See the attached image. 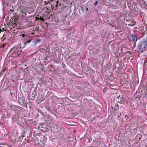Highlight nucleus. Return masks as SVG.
<instances>
[{"mask_svg":"<svg viewBox=\"0 0 147 147\" xmlns=\"http://www.w3.org/2000/svg\"><path fill=\"white\" fill-rule=\"evenodd\" d=\"M37 135L38 136H42V134L41 133H38V134H37Z\"/></svg>","mask_w":147,"mask_h":147,"instance_id":"a878e982","label":"nucleus"},{"mask_svg":"<svg viewBox=\"0 0 147 147\" xmlns=\"http://www.w3.org/2000/svg\"><path fill=\"white\" fill-rule=\"evenodd\" d=\"M40 51H42L43 50H45V49L44 48H40Z\"/></svg>","mask_w":147,"mask_h":147,"instance_id":"c756f323","label":"nucleus"},{"mask_svg":"<svg viewBox=\"0 0 147 147\" xmlns=\"http://www.w3.org/2000/svg\"><path fill=\"white\" fill-rule=\"evenodd\" d=\"M136 93H137V92H136ZM138 93H139V94H140V92H138Z\"/></svg>","mask_w":147,"mask_h":147,"instance_id":"09e8293b","label":"nucleus"},{"mask_svg":"<svg viewBox=\"0 0 147 147\" xmlns=\"http://www.w3.org/2000/svg\"><path fill=\"white\" fill-rule=\"evenodd\" d=\"M2 32H3V31H5V29L4 28H2Z\"/></svg>","mask_w":147,"mask_h":147,"instance_id":"473e14b6","label":"nucleus"},{"mask_svg":"<svg viewBox=\"0 0 147 147\" xmlns=\"http://www.w3.org/2000/svg\"><path fill=\"white\" fill-rule=\"evenodd\" d=\"M47 109L49 111H51V112H52V110L51 108H49V107Z\"/></svg>","mask_w":147,"mask_h":147,"instance_id":"cd10ccee","label":"nucleus"},{"mask_svg":"<svg viewBox=\"0 0 147 147\" xmlns=\"http://www.w3.org/2000/svg\"><path fill=\"white\" fill-rule=\"evenodd\" d=\"M108 90V88H107L105 87L104 88V89L103 90V92H106V91H107Z\"/></svg>","mask_w":147,"mask_h":147,"instance_id":"4be33fe9","label":"nucleus"},{"mask_svg":"<svg viewBox=\"0 0 147 147\" xmlns=\"http://www.w3.org/2000/svg\"><path fill=\"white\" fill-rule=\"evenodd\" d=\"M21 44H20L16 47H14L11 48L9 50V54L12 53L10 55L11 57H16L20 55V52H22V48Z\"/></svg>","mask_w":147,"mask_h":147,"instance_id":"f03ea898","label":"nucleus"},{"mask_svg":"<svg viewBox=\"0 0 147 147\" xmlns=\"http://www.w3.org/2000/svg\"><path fill=\"white\" fill-rule=\"evenodd\" d=\"M5 45L3 44H2L1 45V47H4V46Z\"/></svg>","mask_w":147,"mask_h":147,"instance_id":"7c9ffc66","label":"nucleus"},{"mask_svg":"<svg viewBox=\"0 0 147 147\" xmlns=\"http://www.w3.org/2000/svg\"><path fill=\"white\" fill-rule=\"evenodd\" d=\"M124 60H125V58H123L124 60Z\"/></svg>","mask_w":147,"mask_h":147,"instance_id":"8fccbe9b","label":"nucleus"},{"mask_svg":"<svg viewBox=\"0 0 147 147\" xmlns=\"http://www.w3.org/2000/svg\"><path fill=\"white\" fill-rule=\"evenodd\" d=\"M123 48H122V49L121 50L122 51L123 50Z\"/></svg>","mask_w":147,"mask_h":147,"instance_id":"a18cd8bd","label":"nucleus"},{"mask_svg":"<svg viewBox=\"0 0 147 147\" xmlns=\"http://www.w3.org/2000/svg\"><path fill=\"white\" fill-rule=\"evenodd\" d=\"M113 107H112V109H113Z\"/></svg>","mask_w":147,"mask_h":147,"instance_id":"79ce46f5","label":"nucleus"},{"mask_svg":"<svg viewBox=\"0 0 147 147\" xmlns=\"http://www.w3.org/2000/svg\"><path fill=\"white\" fill-rule=\"evenodd\" d=\"M3 74V73H2V72H1L0 73V75H1V74Z\"/></svg>","mask_w":147,"mask_h":147,"instance_id":"58836bf2","label":"nucleus"},{"mask_svg":"<svg viewBox=\"0 0 147 147\" xmlns=\"http://www.w3.org/2000/svg\"><path fill=\"white\" fill-rule=\"evenodd\" d=\"M38 96L39 98L40 99H43L45 97V95L43 92H39Z\"/></svg>","mask_w":147,"mask_h":147,"instance_id":"1a4fd4ad","label":"nucleus"},{"mask_svg":"<svg viewBox=\"0 0 147 147\" xmlns=\"http://www.w3.org/2000/svg\"><path fill=\"white\" fill-rule=\"evenodd\" d=\"M2 32V29H0V33H1V32Z\"/></svg>","mask_w":147,"mask_h":147,"instance_id":"e433bc0d","label":"nucleus"},{"mask_svg":"<svg viewBox=\"0 0 147 147\" xmlns=\"http://www.w3.org/2000/svg\"><path fill=\"white\" fill-rule=\"evenodd\" d=\"M143 90H141V92H143V91H144V92H147V88L145 86H143Z\"/></svg>","mask_w":147,"mask_h":147,"instance_id":"f3484780","label":"nucleus"},{"mask_svg":"<svg viewBox=\"0 0 147 147\" xmlns=\"http://www.w3.org/2000/svg\"><path fill=\"white\" fill-rule=\"evenodd\" d=\"M107 0H105V1H107ZM109 0V1H111V0Z\"/></svg>","mask_w":147,"mask_h":147,"instance_id":"de8ad7c7","label":"nucleus"},{"mask_svg":"<svg viewBox=\"0 0 147 147\" xmlns=\"http://www.w3.org/2000/svg\"><path fill=\"white\" fill-rule=\"evenodd\" d=\"M51 67H53V65H51Z\"/></svg>","mask_w":147,"mask_h":147,"instance_id":"c03bdc74","label":"nucleus"},{"mask_svg":"<svg viewBox=\"0 0 147 147\" xmlns=\"http://www.w3.org/2000/svg\"><path fill=\"white\" fill-rule=\"evenodd\" d=\"M36 110L38 112H39L40 113L41 115H43L44 114L43 113V112L39 108H37L36 109Z\"/></svg>","mask_w":147,"mask_h":147,"instance_id":"9b49d317","label":"nucleus"},{"mask_svg":"<svg viewBox=\"0 0 147 147\" xmlns=\"http://www.w3.org/2000/svg\"><path fill=\"white\" fill-rule=\"evenodd\" d=\"M71 98L74 99H77L78 98L77 96H75L74 95H71L70 96Z\"/></svg>","mask_w":147,"mask_h":147,"instance_id":"dca6fc26","label":"nucleus"},{"mask_svg":"<svg viewBox=\"0 0 147 147\" xmlns=\"http://www.w3.org/2000/svg\"><path fill=\"white\" fill-rule=\"evenodd\" d=\"M108 3H109L108 4V5H109V4H110V3H109V2H108Z\"/></svg>","mask_w":147,"mask_h":147,"instance_id":"a19ab883","label":"nucleus"},{"mask_svg":"<svg viewBox=\"0 0 147 147\" xmlns=\"http://www.w3.org/2000/svg\"><path fill=\"white\" fill-rule=\"evenodd\" d=\"M134 106V104H131V107H133Z\"/></svg>","mask_w":147,"mask_h":147,"instance_id":"c9c22d12","label":"nucleus"},{"mask_svg":"<svg viewBox=\"0 0 147 147\" xmlns=\"http://www.w3.org/2000/svg\"><path fill=\"white\" fill-rule=\"evenodd\" d=\"M42 17L40 16V20L42 21V22H44L45 21V20L42 18Z\"/></svg>","mask_w":147,"mask_h":147,"instance_id":"aec40b11","label":"nucleus"},{"mask_svg":"<svg viewBox=\"0 0 147 147\" xmlns=\"http://www.w3.org/2000/svg\"><path fill=\"white\" fill-rule=\"evenodd\" d=\"M147 48V41L144 39L140 42L138 44L137 51L138 52L143 53Z\"/></svg>","mask_w":147,"mask_h":147,"instance_id":"7ed1b4c3","label":"nucleus"},{"mask_svg":"<svg viewBox=\"0 0 147 147\" xmlns=\"http://www.w3.org/2000/svg\"><path fill=\"white\" fill-rule=\"evenodd\" d=\"M26 36L24 35V34H22V36L23 37V38H24V36Z\"/></svg>","mask_w":147,"mask_h":147,"instance_id":"2f4dec72","label":"nucleus"},{"mask_svg":"<svg viewBox=\"0 0 147 147\" xmlns=\"http://www.w3.org/2000/svg\"><path fill=\"white\" fill-rule=\"evenodd\" d=\"M30 99L31 100H35L36 95V92H27Z\"/></svg>","mask_w":147,"mask_h":147,"instance_id":"423d86ee","label":"nucleus"},{"mask_svg":"<svg viewBox=\"0 0 147 147\" xmlns=\"http://www.w3.org/2000/svg\"><path fill=\"white\" fill-rule=\"evenodd\" d=\"M145 93H146V94H145V95H146V94H146V92H145Z\"/></svg>","mask_w":147,"mask_h":147,"instance_id":"49530a36","label":"nucleus"},{"mask_svg":"<svg viewBox=\"0 0 147 147\" xmlns=\"http://www.w3.org/2000/svg\"><path fill=\"white\" fill-rule=\"evenodd\" d=\"M126 20V21L127 22H129V21L130 20Z\"/></svg>","mask_w":147,"mask_h":147,"instance_id":"4c0bfd02","label":"nucleus"},{"mask_svg":"<svg viewBox=\"0 0 147 147\" xmlns=\"http://www.w3.org/2000/svg\"><path fill=\"white\" fill-rule=\"evenodd\" d=\"M40 13L42 17L47 18L49 13H50V11L47 7H45L42 9Z\"/></svg>","mask_w":147,"mask_h":147,"instance_id":"20e7f679","label":"nucleus"},{"mask_svg":"<svg viewBox=\"0 0 147 147\" xmlns=\"http://www.w3.org/2000/svg\"><path fill=\"white\" fill-rule=\"evenodd\" d=\"M124 60H125V58H123L124 60Z\"/></svg>","mask_w":147,"mask_h":147,"instance_id":"3c124183","label":"nucleus"},{"mask_svg":"<svg viewBox=\"0 0 147 147\" xmlns=\"http://www.w3.org/2000/svg\"><path fill=\"white\" fill-rule=\"evenodd\" d=\"M10 94H11V95L12 96V93L10 92Z\"/></svg>","mask_w":147,"mask_h":147,"instance_id":"ea45409f","label":"nucleus"},{"mask_svg":"<svg viewBox=\"0 0 147 147\" xmlns=\"http://www.w3.org/2000/svg\"><path fill=\"white\" fill-rule=\"evenodd\" d=\"M98 3V1H96L94 3V5L95 6H96L97 5Z\"/></svg>","mask_w":147,"mask_h":147,"instance_id":"5701e85b","label":"nucleus"},{"mask_svg":"<svg viewBox=\"0 0 147 147\" xmlns=\"http://www.w3.org/2000/svg\"><path fill=\"white\" fill-rule=\"evenodd\" d=\"M5 68H3L1 70V72H2V73H3V72H4L5 71Z\"/></svg>","mask_w":147,"mask_h":147,"instance_id":"b1692460","label":"nucleus"},{"mask_svg":"<svg viewBox=\"0 0 147 147\" xmlns=\"http://www.w3.org/2000/svg\"><path fill=\"white\" fill-rule=\"evenodd\" d=\"M2 111L0 109V113Z\"/></svg>","mask_w":147,"mask_h":147,"instance_id":"37998d69","label":"nucleus"},{"mask_svg":"<svg viewBox=\"0 0 147 147\" xmlns=\"http://www.w3.org/2000/svg\"><path fill=\"white\" fill-rule=\"evenodd\" d=\"M50 2V0H47V1H44V3L45 4V5H47V4L49 3Z\"/></svg>","mask_w":147,"mask_h":147,"instance_id":"2eb2a0df","label":"nucleus"},{"mask_svg":"<svg viewBox=\"0 0 147 147\" xmlns=\"http://www.w3.org/2000/svg\"><path fill=\"white\" fill-rule=\"evenodd\" d=\"M47 140V138L44 135L42 137V141H43L44 142H45Z\"/></svg>","mask_w":147,"mask_h":147,"instance_id":"ddd939ff","label":"nucleus"},{"mask_svg":"<svg viewBox=\"0 0 147 147\" xmlns=\"http://www.w3.org/2000/svg\"><path fill=\"white\" fill-rule=\"evenodd\" d=\"M117 98H118V99H120V98H122L123 99V98L122 95L121 96H118L117 97Z\"/></svg>","mask_w":147,"mask_h":147,"instance_id":"bb28decb","label":"nucleus"},{"mask_svg":"<svg viewBox=\"0 0 147 147\" xmlns=\"http://www.w3.org/2000/svg\"><path fill=\"white\" fill-rule=\"evenodd\" d=\"M85 65V64L84 63H82L81 64V66L82 67H84V65Z\"/></svg>","mask_w":147,"mask_h":147,"instance_id":"c85d7f7f","label":"nucleus"},{"mask_svg":"<svg viewBox=\"0 0 147 147\" xmlns=\"http://www.w3.org/2000/svg\"><path fill=\"white\" fill-rule=\"evenodd\" d=\"M36 20H40V17H36Z\"/></svg>","mask_w":147,"mask_h":147,"instance_id":"393cba45","label":"nucleus"},{"mask_svg":"<svg viewBox=\"0 0 147 147\" xmlns=\"http://www.w3.org/2000/svg\"><path fill=\"white\" fill-rule=\"evenodd\" d=\"M135 96L136 97V98H141L140 95H139L137 94H135Z\"/></svg>","mask_w":147,"mask_h":147,"instance_id":"412c9836","label":"nucleus"},{"mask_svg":"<svg viewBox=\"0 0 147 147\" xmlns=\"http://www.w3.org/2000/svg\"><path fill=\"white\" fill-rule=\"evenodd\" d=\"M136 23V22L135 21L132 20H130V23L128 24V26H129L133 27L135 26Z\"/></svg>","mask_w":147,"mask_h":147,"instance_id":"0eeeda50","label":"nucleus"},{"mask_svg":"<svg viewBox=\"0 0 147 147\" xmlns=\"http://www.w3.org/2000/svg\"><path fill=\"white\" fill-rule=\"evenodd\" d=\"M3 4L5 6H7L8 5L6 3V2H5V0H3Z\"/></svg>","mask_w":147,"mask_h":147,"instance_id":"a211bd4d","label":"nucleus"},{"mask_svg":"<svg viewBox=\"0 0 147 147\" xmlns=\"http://www.w3.org/2000/svg\"><path fill=\"white\" fill-rule=\"evenodd\" d=\"M120 116H121V113H120V114H119V115H118V118H119L120 119Z\"/></svg>","mask_w":147,"mask_h":147,"instance_id":"72a5a7b5","label":"nucleus"},{"mask_svg":"<svg viewBox=\"0 0 147 147\" xmlns=\"http://www.w3.org/2000/svg\"><path fill=\"white\" fill-rule=\"evenodd\" d=\"M147 63V60H145L144 61V64H145Z\"/></svg>","mask_w":147,"mask_h":147,"instance_id":"f704fd0d","label":"nucleus"},{"mask_svg":"<svg viewBox=\"0 0 147 147\" xmlns=\"http://www.w3.org/2000/svg\"><path fill=\"white\" fill-rule=\"evenodd\" d=\"M119 109V107L118 106V104H117L115 105V108H114V111H116Z\"/></svg>","mask_w":147,"mask_h":147,"instance_id":"f8f14e48","label":"nucleus"},{"mask_svg":"<svg viewBox=\"0 0 147 147\" xmlns=\"http://www.w3.org/2000/svg\"><path fill=\"white\" fill-rule=\"evenodd\" d=\"M18 20L17 18L15 16H14L12 17L10 20V21L11 22H16Z\"/></svg>","mask_w":147,"mask_h":147,"instance_id":"6e6552de","label":"nucleus"},{"mask_svg":"<svg viewBox=\"0 0 147 147\" xmlns=\"http://www.w3.org/2000/svg\"><path fill=\"white\" fill-rule=\"evenodd\" d=\"M137 137H139V139H140L142 138V136L141 134H138L136 136Z\"/></svg>","mask_w":147,"mask_h":147,"instance_id":"6ab92c4d","label":"nucleus"},{"mask_svg":"<svg viewBox=\"0 0 147 147\" xmlns=\"http://www.w3.org/2000/svg\"><path fill=\"white\" fill-rule=\"evenodd\" d=\"M50 2L51 6L53 7H57L58 5H61L60 3H59L58 0H53V1L50 0Z\"/></svg>","mask_w":147,"mask_h":147,"instance_id":"39448f33","label":"nucleus"},{"mask_svg":"<svg viewBox=\"0 0 147 147\" xmlns=\"http://www.w3.org/2000/svg\"><path fill=\"white\" fill-rule=\"evenodd\" d=\"M128 53L130 55H132L133 54V53L131 51H127L125 53V54Z\"/></svg>","mask_w":147,"mask_h":147,"instance_id":"4468645a","label":"nucleus"},{"mask_svg":"<svg viewBox=\"0 0 147 147\" xmlns=\"http://www.w3.org/2000/svg\"><path fill=\"white\" fill-rule=\"evenodd\" d=\"M131 36L134 40H136V41L137 40V37L136 35L132 34L131 35Z\"/></svg>","mask_w":147,"mask_h":147,"instance_id":"9d476101","label":"nucleus"},{"mask_svg":"<svg viewBox=\"0 0 147 147\" xmlns=\"http://www.w3.org/2000/svg\"><path fill=\"white\" fill-rule=\"evenodd\" d=\"M51 0V1H53V0Z\"/></svg>","mask_w":147,"mask_h":147,"instance_id":"603ef678","label":"nucleus"},{"mask_svg":"<svg viewBox=\"0 0 147 147\" xmlns=\"http://www.w3.org/2000/svg\"><path fill=\"white\" fill-rule=\"evenodd\" d=\"M23 93L18 92L17 94V92H16V98H17L18 94V103L22 107L25 106L27 107V104L28 103L27 102L25 95L24 96Z\"/></svg>","mask_w":147,"mask_h":147,"instance_id":"f257e3e1","label":"nucleus"}]
</instances>
